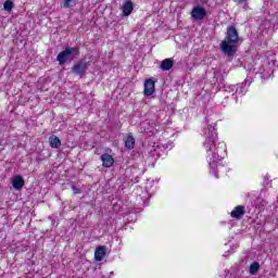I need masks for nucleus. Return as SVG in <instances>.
Returning a JSON list of instances; mask_svg holds the SVG:
<instances>
[{
	"instance_id": "obj_1",
	"label": "nucleus",
	"mask_w": 278,
	"mask_h": 278,
	"mask_svg": "<svg viewBox=\"0 0 278 278\" xmlns=\"http://www.w3.org/2000/svg\"><path fill=\"white\" fill-rule=\"evenodd\" d=\"M216 140H218V135L212 131L204 142V147L208 153L207 162L212 173H216V168L223 166L222 162L227 156V148L220 149L219 147H216Z\"/></svg>"
},
{
	"instance_id": "obj_2",
	"label": "nucleus",
	"mask_w": 278,
	"mask_h": 278,
	"mask_svg": "<svg viewBox=\"0 0 278 278\" xmlns=\"http://www.w3.org/2000/svg\"><path fill=\"white\" fill-rule=\"evenodd\" d=\"M238 40H240L238 29H236V26H229L227 28L225 40L220 42L223 53L228 58H233V55H236V51H238V47L236 46Z\"/></svg>"
},
{
	"instance_id": "obj_3",
	"label": "nucleus",
	"mask_w": 278,
	"mask_h": 278,
	"mask_svg": "<svg viewBox=\"0 0 278 278\" xmlns=\"http://www.w3.org/2000/svg\"><path fill=\"white\" fill-rule=\"evenodd\" d=\"M79 53V48L67 47L58 54L56 61L59 62L60 66H64V63L73 62V60H75Z\"/></svg>"
},
{
	"instance_id": "obj_4",
	"label": "nucleus",
	"mask_w": 278,
	"mask_h": 278,
	"mask_svg": "<svg viewBox=\"0 0 278 278\" xmlns=\"http://www.w3.org/2000/svg\"><path fill=\"white\" fill-rule=\"evenodd\" d=\"M88 60L86 58L80 59L78 62H76L72 67V73L75 75H78L80 78L86 75V71H88Z\"/></svg>"
},
{
	"instance_id": "obj_5",
	"label": "nucleus",
	"mask_w": 278,
	"mask_h": 278,
	"mask_svg": "<svg viewBox=\"0 0 278 278\" xmlns=\"http://www.w3.org/2000/svg\"><path fill=\"white\" fill-rule=\"evenodd\" d=\"M205 16H207V11L203 7H194L191 11V18L194 21H203Z\"/></svg>"
},
{
	"instance_id": "obj_6",
	"label": "nucleus",
	"mask_w": 278,
	"mask_h": 278,
	"mask_svg": "<svg viewBox=\"0 0 278 278\" xmlns=\"http://www.w3.org/2000/svg\"><path fill=\"white\" fill-rule=\"evenodd\" d=\"M154 92H155V80H153V78L146 79L143 94L146 97H151V94H153Z\"/></svg>"
},
{
	"instance_id": "obj_7",
	"label": "nucleus",
	"mask_w": 278,
	"mask_h": 278,
	"mask_svg": "<svg viewBox=\"0 0 278 278\" xmlns=\"http://www.w3.org/2000/svg\"><path fill=\"white\" fill-rule=\"evenodd\" d=\"M247 214L244 205H237L235 208L230 212L231 218H235L236 220H240L242 216Z\"/></svg>"
},
{
	"instance_id": "obj_8",
	"label": "nucleus",
	"mask_w": 278,
	"mask_h": 278,
	"mask_svg": "<svg viewBox=\"0 0 278 278\" xmlns=\"http://www.w3.org/2000/svg\"><path fill=\"white\" fill-rule=\"evenodd\" d=\"M12 186L14 190H23L25 186V179L21 175H16L12 178Z\"/></svg>"
},
{
	"instance_id": "obj_9",
	"label": "nucleus",
	"mask_w": 278,
	"mask_h": 278,
	"mask_svg": "<svg viewBox=\"0 0 278 278\" xmlns=\"http://www.w3.org/2000/svg\"><path fill=\"white\" fill-rule=\"evenodd\" d=\"M101 162L104 168H112V166H114V157L112 156V154H102Z\"/></svg>"
},
{
	"instance_id": "obj_10",
	"label": "nucleus",
	"mask_w": 278,
	"mask_h": 278,
	"mask_svg": "<svg viewBox=\"0 0 278 278\" xmlns=\"http://www.w3.org/2000/svg\"><path fill=\"white\" fill-rule=\"evenodd\" d=\"M108 253V249L104 245H100L94 251V260L96 262H102Z\"/></svg>"
},
{
	"instance_id": "obj_11",
	"label": "nucleus",
	"mask_w": 278,
	"mask_h": 278,
	"mask_svg": "<svg viewBox=\"0 0 278 278\" xmlns=\"http://www.w3.org/2000/svg\"><path fill=\"white\" fill-rule=\"evenodd\" d=\"M124 16H129L131 12H134V2L131 0H127L122 8Z\"/></svg>"
},
{
	"instance_id": "obj_12",
	"label": "nucleus",
	"mask_w": 278,
	"mask_h": 278,
	"mask_svg": "<svg viewBox=\"0 0 278 278\" xmlns=\"http://www.w3.org/2000/svg\"><path fill=\"white\" fill-rule=\"evenodd\" d=\"M173 66H175V61H173V59H164L161 62L160 68L161 71H170V68H173Z\"/></svg>"
},
{
	"instance_id": "obj_13",
	"label": "nucleus",
	"mask_w": 278,
	"mask_h": 278,
	"mask_svg": "<svg viewBox=\"0 0 278 278\" xmlns=\"http://www.w3.org/2000/svg\"><path fill=\"white\" fill-rule=\"evenodd\" d=\"M49 144L51 149H60V147H62V141L58 136L52 135L49 137Z\"/></svg>"
},
{
	"instance_id": "obj_14",
	"label": "nucleus",
	"mask_w": 278,
	"mask_h": 278,
	"mask_svg": "<svg viewBox=\"0 0 278 278\" xmlns=\"http://www.w3.org/2000/svg\"><path fill=\"white\" fill-rule=\"evenodd\" d=\"M125 147L128 149V151H131L136 147V138H134V135L129 134L125 140Z\"/></svg>"
},
{
	"instance_id": "obj_15",
	"label": "nucleus",
	"mask_w": 278,
	"mask_h": 278,
	"mask_svg": "<svg viewBox=\"0 0 278 278\" xmlns=\"http://www.w3.org/2000/svg\"><path fill=\"white\" fill-rule=\"evenodd\" d=\"M74 5H77V2H75V0H64L63 2H61V8H74Z\"/></svg>"
},
{
	"instance_id": "obj_16",
	"label": "nucleus",
	"mask_w": 278,
	"mask_h": 278,
	"mask_svg": "<svg viewBox=\"0 0 278 278\" xmlns=\"http://www.w3.org/2000/svg\"><path fill=\"white\" fill-rule=\"evenodd\" d=\"M3 9L5 10V12H12V10L14 9V2L12 0L4 1Z\"/></svg>"
},
{
	"instance_id": "obj_17",
	"label": "nucleus",
	"mask_w": 278,
	"mask_h": 278,
	"mask_svg": "<svg viewBox=\"0 0 278 278\" xmlns=\"http://www.w3.org/2000/svg\"><path fill=\"white\" fill-rule=\"evenodd\" d=\"M258 270H260V263L254 262L250 265V275H257Z\"/></svg>"
},
{
	"instance_id": "obj_18",
	"label": "nucleus",
	"mask_w": 278,
	"mask_h": 278,
	"mask_svg": "<svg viewBox=\"0 0 278 278\" xmlns=\"http://www.w3.org/2000/svg\"><path fill=\"white\" fill-rule=\"evenodd\" d=\"M74 194H81V189L77 188L75 185L72 186Z\"/></svg>"
},
{
	"instance_id": "obj_19",
	"label": "nucleus",
	"mask_w": 278,
	"mask_h": 278,
	"mask_svg": "<svg viewBox=\"0 0 278 278\" xmlns=\"http://www.w3.org/2000/svg\"><path fill=\"white\" fill-rule=\"evenodd\" d=\"M235 3H238L240 5L241 3H247V0H233Z\"/></svg>"
}]
</instances>
